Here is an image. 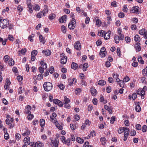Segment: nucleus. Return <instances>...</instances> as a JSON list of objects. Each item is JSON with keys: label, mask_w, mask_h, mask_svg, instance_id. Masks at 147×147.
<instances>
[{"label": "nucleus", "mask_w": 147, "mask_h": 147, "mask_svg": "<svg viewBox=\"0 0 147 147\" xmlns=\"http://www.w3.org/2000/svg\"><path fill=\"white\" fill-rule=\"evenodd\" d=\"M61 31L64 33H65L66 32V27L63 25L61 27Z\"/></svg>", "instance_id": "72a5a7b5"}, {"label": "nucleus", "mask_w": 147, "mask_h": 147, "mask_svg": "<svg viewBox=\"0 0 147 147\" xmlns=\"http://www.w3.org/2000/svg\"><path fill=\"white\" fill-rule=\"evenodd\" d=\"M111 31H108L104 35V38L105 40L109 39L110 37Z\"/></svg>", "instance_id": "4468645a"}, {"label": "nucleus", "mask_w": 147, "mask_h": 147, "mask_svg": "<svg viewBox=\"0 0 147 147\" xmlns=\"http://www.w3.org/2000/svg\"><path fill=\"white\" fill-rule=\"evenodd\" d=\"M59 140L57 138H55L54 140H51V144L52 147H58L59 143Z\"/></svg>", "instance_id": "39448f33"}, {"label": "nucleus", "mask_w": 147, "mask_h": 147, "mask_svg": "<svg viewBox=\"0 0 147 147\" xmlns=\"http://www.w3.org/2000/svg\"><path fill=\"white\" fill-rule=\"evenodd\" d=\"M128 9L127 7V6L126 5H125L124 6V7L123 8V11L125 12H127V11Z\"/></svg>", "instance_id": "338daca9"}, {"label": "nucleus", "mask_w": 147, "mask_h": 147, "mask_svg": "<svg viewBox=\"0 0 147 147\" xmlns=\"http://www.w3.org/2000/svg\"><path fill=\"white\" fill-rule=\"evenodd\" d=\"M43 78V76L42 74H39L37 76V79L39 80H40Z\"/></svg>", "instance_id": "4d7b16f0"}, {"label": "nucleus", "mask_w": 147, "mask_h": 147, "mask_svg": "<svg viewBox=\"0 0 147 147\" xmlns=\"http://www.w3.org/2000/svg\"><path fill=\"white\" fill-rule=\"evenodd\" d=\"M83 71H86L87 70V68L88 67V63H85L84 64H83Z\"/></svg>", "instance_id": "412c9836"}, {"label": "nucleus", "mask_w": 147, "mask_h": 147, "mask_svg": "<svg viewBox=\"0 0 147 147\" xmlns=\"http://www.w3.org/2000/svg\"><path fill=\"white\" fill-rule=\"evenodd\" d=\"M28 114V115L27 117L28 119L29 120H32L34 117L33 115L32 114H31V113Z\"/></svg>", "instance_id": "c9c22d12"}, {"label": "nucleus", "mask_w": 147, "mask_h": 147, "mask_svg": "<svg viewBox=\"0 0 147 147\" xmlns=\"http://www.w3.org/2000/svg\"><path fill=\"white\" fill-rule=\"evenodd\" d=\"M44 60L42 59L40 63L41 65L43 67H45V66L47 65L46 63H44Z\"/></svg>", "instance_id": "c03bdc74"}, {"label": "nucleus", "mask_w": 147, "mask_h": 147, "mask_svg": "<svg viewBox=\"0 0 147 147\" xmlns=\"http://www.w3.org/2000/svg\"><path fill=\"white\" fill-rule=\"evenodd\" d=\"M30 138L29 137L27 136L25 138L24 140V142L25 144L27 145H29L30 143Z\"/></svg>", "instance_id": "9d476101"}, {"label": "nucleus", "mask_w": 147, "mask_h": 147, "mask_svg": "<svg viewBox=\"0 0 147 147\" xmlns=\"http://www.w3.org/2000/svg\"><path fill=\"white\" fill-rule=\"evenodd\" d=\"M59 88L61 90H63L65 88V86L62 84H60L58 86Z\"/></svg>", "instance_id": "6e6d98bb"}, {"label": "nucleus", "mask_w": 147, "mask_h": 147, "mask_svg": "<svg viewBox=\"0 0 147 147\" xmlns=\"http://www.w3.org/2000/svg\"><path fill=\"white\" fill-rule=\"evenodd\" d=\"M101 21L99 19L97 20L96 22V24L98 26H99L101 25Z\"/></svg>", "instance_id": "a18cd8bd"}, {"label": "nucleus", "mask_w": 147, "mask_h": 147, "mask_svg": "<svg viewBox=\"0 0 147 147\" xmlns=\"http://www.w3.org/2000/svg\"><path fill=\"white\" fill-rule=\"evenodd\" d=\"M43 16V14H42V12L41 11L37 14L36 16L38 18H40L42 17Z\"/></svg>", "instance_id": "de8ad7c7"}, {"label": "nucleus", "mask_w": 147, "mask_h": 147, "mask_svg": "<svg viewBox=\"0 0 147 147\" xmlns=\"http://www.w3.org/2000/svg\"><path fill=\"white\" fill-rule=\"evenodd\" d=\"M53 102L54 103L60 107H62L63 106L62 102L57 99H54Z\"/></svg>", "instance_id": "1a4fd4ad"}, {"label": "nucleus", "mask_w": 147, "mask_h": 147, "mask_svg": "<svg viewBox=\"0 0 147 147\" xmlns=\"http://www.w3.org/2000/svg\"><path fill=\"white\" fill-rule=\"evenodd\" d=\"M123 131L124 134H126L128 135L129 134V128H127L126 127H123Z\"/></svg>", "instance_id": "6ab92c4d"}, {"label": "nucleus", "mask_w": 147, "mask_h": 147, "mask_svg": "<svg viewBox=\"0 0 147 147\" xmlns=\"http://www.w3.org/2000/svg\"><path fill=\"white\" fill-rule=\"evenodd\" d=\"M55 15L54 13H52L51 15L49 16V18L50 20H52L55 17Z\"/></svg>", "instance_id": "37998d69"}, {"label": "nucleus", "mask_w": 147, "mask_h": 147, "mask_svg": "<svg viewBox=\"0 0 147 147\" xmlns=\"http://www.w3.org/2000/svg\"><path fill=\"white\" fill-rule=\"evenodd\" d=\"M138 60L139 62L141 64H143L144 63V61L142 60V58L141 56L138 58Z\"/></svg>", "instance_id": "ea45409f"}, {"label": "nucleus", "mask_w": 147, "mask_h": 147, "mask_svg": "<svg viewBox=\"0 0 147 147\" xmlns=\"http://www.w3.org/2000/svg\"><path fill=\"white\" fill-rule=\"evenodd\" d=\"M41 12H42L43 15L45 16L47 13H48V8H46L44 10L42 11Z\"/></svg>", "instance_id": "cd10ccee"}, {"label": "nucleus", "mask_w": 147, "mask_h": 147, "mask_svg": "<svg viewBox=\"0 0 147 147\" xmlns=\"http://www.w3.org/2000/svg\"><path fill=\"white\" fill-rule=\"evenodd\" d=\"M118 16L120 18H123L124 16V14L123 13L121 12L119 13Z\"/></svg>", "instance_id": "680f3d73"}, {"label": "nucleus", "mask_w": 147, "mask_h": 147, "mask_svg": "<svg viewBox=\"0 0 147 147\" xmlns=\"http://www.w3.org/2000/svg\"><path fill=\"white\" fill-rule=\"evenodd\" d=\"M134 38L135 41L136 42H139L140 40V39L139 36L137 34H136Z\"/></svg>", "instance_id": "bb28decb"}, {"label": "nucleus", "mask_w": 147, "mask_h": 147, "mask_svg": "<svg viewBox=\"0 0 147 147\" xmlns=\"http://www.w3.org/2000/svg\"><path fill=\"white\" fill-rule=\"evenodd\" d=\"M56 126L59 130H62L63 129V127L58 123L55 125Z\"/></svg>", "instance_id": "5fc2aeb1"}, {"label": "nucleus", "mask_w": 147, "mask_h": 147, "mask_svg": "<svg viewBox=\"0 0 147 147\" xmlns=\"http://www.w3.org/2000/svg\"><path fill=\"white\" fill-rule=\"evenodd\" d=\"M78 67V64L76 63L73 62L71 65V68L74 69L76 70Z\"/></svg>", "instance_id": "dca6fc26"}, {"label": "nucleus", "mask_w": 147, "mask_h": 147, "mask_svg": "<svg viewBox=\"0 0 147 147\" xmlns=\"http://www.w3.org/2000/svg\"><path fill=\"white\" fill-rule=\"evenodd\" d=\"M60 57H61V63L62 64L66 63L67 60V57L65 56V54L62 53L60 54Z\"/></svg>", "instance_id": "20e7f679"}, {"label": "nucleus", "mask_w": 147, "mask_h": 147, "mask_svg": "<svg viewBox=\"0 0 147 147\" xmlns=\"http://www.w3.org/2000/svg\"><path fill=\"white\" fill-rule=\"evenodd\" d=\"M23 77L21 76H19L17 77V79L19 82L23 80Z\"/></svg>", "instance_id": "052dcab7"}, {"label": "nucleus", "mask_w": 147, "mask_h": 147, "mask_svg": "<svg viewBox=\"0 0 147 147\" xmlns=\"http://www.w3.org/2000/svg\"><path fill=\"white\" fill-rule=\"evenodd\" d=\"M106 140V139L104 137H102L100 139V141L102 144L105 143Z\"/></svg>", "instance_id": "864d4df0"}, {"label": "nucleus", "mask_w": 147, "mask_h": 147, "mask_svg": "<svg viewBox=\"0 0 147 147\" xmlns=\"http://www.w3.org/2000/svg\"><path fill=\"white\" fill-rule=\"evenodd\" d=\"M9 57L7 55H6L4 57V60L5 62H7L9 59Z\"/></svg>", "instance_id": "774afa93"}, {"label": "nucleus", "mask_w": 147, "mask_h": 147, "mask_svg": "<svg viewBox=\"0 0 147 147\" xmlns=\"http://www.w3.org/2000/svg\"><path fill=\"white\" fill-rule=\"evenodd\" d=\"M43 86L45 90L46 91L51 90L53 87L52 84L50 82H45Z\"/></svg>", "instance_id": "f257e3e1"}, {"label": "nucleus", "mask_w": 147, "mask_h": 147, "mask_svg": "<svg viewBox=\"0 0 147 147\" xmlns=\"http://www.w3.org/2000/svg\"><path fill=\"white\" fill-rule=\"evenodd\" d=\"M142 130L143 132H146L147 131V126L146 125H144L142 127Z\"/></svg>", "instance_id": "4c0bfd02"}, {"label": "nucleus", "mask_w": 147, "mask_h": 147, "mask_svg": "<svg viewBox=\"0 0 147 147\" xmlns=\"http://www.w3.org/2000/svg\"><path fill=\"white\" fill-rule=\"evenodd\" d=\"M123 131V127H120L118 130V133L119 134H121Z\"/></svg>", "instance_id": "13d9d810"}, {"label": "nucleus", "mask_w": 147, "mask_h": 147, "mask_svg": "<svg viewBox=\"0 0 147 147\" xmlns=\"http://www.w3.org/2000/svg\"><path fill=\"white\" fill-rule=\"evenodd\" d=\"M74 48L75 49L78 51H79L81 50V45L80 42L79 41H78L75 42Z\"/></svg>", "instance_id": "423d86ee"}, {"label": "nucleus", "mask_w": 147, "mask_h": 147, "mask_svg": "<svg viewBox=\"0 0 147 147\" xmlns=\"http://www.w3.org/2000/svg\"><path fill=\"white\" fill-rule=\"evenodd\" d=\"M146 32L145 29H143L140 30L139 31V32L141 35H142L144 34Z\"/></svg>", "instance_id": "5701e85b"}, {"label": "nucleus", "mask_w": 147, "mask_h": 147, "mask_svg": "<svg viewBox=\"0 0 147 147\" xmlns=\"http://www.w3.org/2000/svg\"><path fill=\"white\" fill-rule=\"evenodd\" d=\"M7 40V39H5L3 40V39L2 38L0 37V41L2 42V44L3 45H6Z\"/></svg>", "instance_id": "2f4dec72"}, {"label": "nucleus", "mask_w": 147, "mask_h": 147, "mask_svg": "<svg viewBox=\"0 0 147 147\" xmlns=\"http://www.w3.org/2000/svg\"><path fill=\"white\" fill-rule=\"evenodd\" d=\"M140 44L139 43H136L135 45V48L136 49V51H140L141 48L140 46Z\"/></svg>", "instance_id": "9b49d317"}, {"label": "nucleus", "mask_w": 147, "mask_h": 147, "mask_svg": "<svg viewBox=\"0 0 147 147\" xmlns=\"http://www.w3.org/2000/svg\"><path fill=\"white\" fill-rule=\"evenodd\" d=\"M120 83L119 84V86L120 87H121L122 88L124 87V81H123L122 80H121L120 82Z\"/></svg>", "instance_id": "49530a36"}, {"label": "nucleus", "mask_w": 147, "mask_h": 147, "mask_svg": "<svg viewBox=\"0 0 147 147\" xmlns=\"http://www.w3.org/2000/svg\"><path fill=\"white\" fill-rule=\"evenodd\" d=\"M23 8L22 6H21L20 5H19L17 7V10L18 11L21 12L23 10Z\"/></svg>", "instance_id": "8fccbe9b"}, {"label": "nucleus", "mask_w": 147, "mask_h": 147, "mask_svg": "<svg viewBox=\"0 0 147 147\" xmlns=\"http://www.w3.org/2000/svg\"><path fill=\"white\" fill-rule=\"evenodd\" d=\"M139 8L138 6H135L132 7L130 9V12L133 13L138 14V13Z\"/></svg>", "instance_id": "0eeeda50"}, {"label": "nucleus", "mask_w": 147, "mask_h": 147, "mask_svg": "<svg viewBox=\"0 0 147 147\" xmlns=\"http://www.w3.org/2000/svg\"><path fill=\"white\" fill-rule=\"evenodd\" d=\"M136 111L137 112H139L141 111V108L139 105H137L136 106L135 108Z\"/></svg>", "instance_id": "a19ab883"}, {"label": "nucleus", "mask_w": 147, "mask_h": 147, "mask_svg": "<svg viewBox=\"0 0 147 147\" xmlns=\"http://www.w3.org/2000/svg\"><path fill=\"white\" fill-rule=\"evenodd\" d=\"M90 92L92 95L93 96H96L97 93V92L96 90L93 88H91L90 89Z\"/></svg>", "instance_id": "f8f14e48"}, {"label": "nucleus", "mask_w": 147, "mask_h": 147, "mask_svg": "<svg viewBox=\"0 0 147 147\" xmlns=\"http://www.w3.org/2000/svg\"><path fill=\"white\" fill-rule=\"evenodd\" d=\"M21 136L19 133H17L15 135V138L17 140H19L21 138Z\"/></svg>", "instance_id": "79ce46f5"}, {"label": "nucleus", "mask_w": 147, "mask_h": 147, "mask_svg": "<svg viewBox=\"0 0 147 147\" xmlns=\"http://www.w3.org/2000/svg\"><path fill=\"white\" fill-rule=\"evenodd\" d=\"M76 141L79 143H82L84 142V140L79 137H77L76 138Z\"/></svg>", "instance_id": "393cba45"}, {"label": "nucleus", "mask_w": 147, "mask_h": 147, "mask_svg": "<svg viewBox=\"0 0 147 147\" xmlns=\"http://www.w3.org/2000/svg\"><path fill=\"white\" fill-rule=\"evenodd\" d=\"M14 64V61L12 59H10L8 61V64L10 66H12Z\"/></svg>", "instance_id": "c756f323"}, {"label": "nucleus", "mask_w": 147, "mask_h": 147, "mask_svg": "<svg viewBox=\"0 0 147 147\" xmlns=\"http://www.w3.org/2000/svg\"><path fill=\"white\" fill-rule=\"evenodd\" d=\"M30 131L28 129L26 130L25 132L22 134V135L23 136H26L30 134Z\"/></svg>", "instance_id": "a878e982"}, {"label": "nucleus", "mask_w": 147, "mask_h": 147, "mask_svg": "<svg viewBox=\"0 0 147 147\" xmlns=\"http://www.w3.org/2000/svg\"><path fill=\"white\" fill-rule=\"evenodd\" d=\"M136 134V131L134 129L131 130L130 133V135L131 136H134Z\"/></svg>", "instance_id": "e433bc0d"}, {"label": "nucleus", "mask_w": 147, "mask_h": 147, "mask_svg": "<svg viewBox=\"0 0 147 147\" xmlns=\"http://www.w3.org/2000/svg\"><path fill=\"white\" fill-rule=\"evenodd\" d=\"M64 103L65 104H67L69 102L70 100L69 98H67L66 96H65L64 97Z\"/></svg>", "instance_id": "7c9ffc66"}, {"label": "nucleus", "mask_w": 147, "mask_h": 147, "mask_svg": "<svg viewBox=\"0 0 147 147\" xmlns=\"http://www.w3.org/2000/svg\"><path fill=\"white\" fill-rule=\"evenodd\" d=\"M8 38L9 40L11 41H13L14 40V38L13 36L9 35L8 36Z\"/></svg>", "instance_id": "09e8293b"}, {"label": "nucleus", "mask_w": 147, "mask_h": 147, "mask_svg": "<svg viewBox=\"0 0 147 147\" xmlns=\"http://www.w3.org/2000/svg\"><path fill=\"white\" fill-rule=\"evenodd\" d=\"M114 40L115 42L116 43H118L119 41V36L117 35H116L114 37Z\"/></svg>", "instance_id": "b1692460"}, {"label": "nucleus", "mask_w": 147, "mask_h": 147, "mask_svg": "<svg viewBox=\"0 0 147 147\" xmlns=\"http://www.w3.org/2000/svg\"><path fill=\"white\" fill-rule=\"evenodd\" d=\"M32 109L31 107L29 105H28L25 107V110L24 111V113L26 114H29L31 113L30 111Z\"/></svg>", "instance_id": "6e6552de"}, {"label": "nucleus", "mask_w": 147, "mask_h": 147, "mask_svg": "<svg viewBox=\"0 0 147 147\" xmlns=\"http://www.w3.org/2000/svg\"><path fill=\"white\" fill-rule=\"evenodd\" d=\"M61 139L63 143L65 144L66 143V140H65V138L64 136H62L61 138Z\"/></svg>", "instance_id": "e2e57ef3"}, {"label": "nucleus", "mask_w": 147, "mask_h": 147, "mask_svg": "<svg viewBox=\"0 0 147 147\" xmlns=\"http://www.w3.org/2000/svg\"><path fill=\"white\" fill-rule=\"evenodd\" d=\"M33 9L35 10H39L40 9V7L37 5H36L34 7Z\"/></svg>", "instance_id": "0e129e2a"}, {"label": "nucleus", "mask_w": 147, "mask_h": 147, "mask_svg": "<svg viewBox=\"0 0 147 147\" xmlns=\"http://www.w3.org/2000/svg\"><path fill=\"white\" fill-rule=\"evenodd\" d=\"M9 22L6 19H3L2 21L0 24V27L2 29H4L9 26Z\"/></svg>", "instance_id": "f03ea898"}, {"label": "nucleus", "mask_w": 147, "mask_h": 147, "mask_svg": "<svg viewBox=\"0 0 147 147\" xmlns=\"http://www.w3.org/2000/svg\"><path fill=\"white\" fill-rule=\"evenodd\" d=\"M67 17L66 15H64L62 16L59 19V22L60 23H62L64 22V21H66Z\"/></svg>", "instance_id": "2eb2a0df"}, {"label": "nucleus", "mask_w": 147, "mask_h": 147, "mask_svg": "<svg viewBox=\"0 0 147 147\" xmlns=\"http://www.w3.org/2000/svg\"><path fill=\"white\" fill-rule=\"evenodd\" d=\"M142 72V74L144 76H147V65L146 67L143 70Z\"/></svg>", "instance_id": "f704fd0d"}, {"label": "nucleus", "mask_w": 147, "mask_h": 147, "mask_svg": "<svg viewBox=\"0 0 147 147\" xmlns=\"http://www.w3.org/2000/svg\"><path fill=\"white\" fill-rule=\"evenodd\" d=\"M115 120V117H112L111 118L110 122V123L111 124H113V123L114 121Z\"/></svg>", "instance_id": "bf43d9fd"}, {"label": "nucleus", "mask_w": 147, "mask_h": 147, "mask_svg": "<svg viewBox=\"0 0 147 147\" xmlns=\"http://www.w3.org/2000/svg\"><path fill=\"white\" fill-rule=\"evenodd\" d=\"M104 108L108 111L110 114H112V111L111 110L110 108L107 105H105L104 106Z\"/></svg>", "instance_id": "4be33fe9"}, {"label": "nucleus", "mask_w": 147, "mask_h": 147, "mask_svg": "<svg viewBox=\"0 0 147 147\" xmlns=\"http://www.w3.org/2000/svg\"><path fill=\"white\" fill-rule=\"evenodd\" d=\"M40 126L42 127L45 124V121L43 119H41L40 120Z\"/></svg>", "instance_id": "473e14b6"}, {"label": "nucleus", "mask_w": 147, "mask_h": 147, "mask_svg": "<svg viewBox=\"0 0 147 147\" xmlns=\"http://www.w3.org/2000/svg\"><path fill=\"white\" fill-rule=\"evenodd\" d=\"M42 53H45V55L46 56H48L51 54V51L50 50L47 49L46 51L43 50Z\"/></svg>", "instance_id": "ddd939ff"}, {"label": "nucleus", "mask_w": 147, "mask_h": 147, "mask_svg": "<svg viewBox=\"0 0 147 147\" xmlns=\"http://www.w3.org/2000/svg\"><path fill=\"white\" fill-rule=\"evenodd\" d=\"M47 65L45 66V67H40L38 68L39 71L41 74H42L44 71V69H45L47 68Z\"/></svg>", "instance_id": "aec40b11"}, {"label": "nucleus", "mask_w": 147, "mask_h": 147, "mask_svg": "<svg viewBox=\"0 0 147 147\" xmlns=\"http://www.w3.org/2000/svg\"><path fill=\"white\" fill-rule=\"evenodd\" d=\"M106 84V82L104 80H100L98 81V84L100 85H104Z\"/></svg>", "instance_id": "c85d7f7f"}, {"label": "nucleus", "mask_w": 147, "mask_h": 147, "mask_svg": "<svg viewBox=\"0 0 147 147\" xmlns=\"http://www.w3.org/2000/svg\"><path fill=\"white\" fill-rule=\"evenodd\" d=\"M76 20L74 18H72L71 20L69 22L68 26L69 28L70 29L73 30L75 28V25L76 24Z\"/></svg>", "instance_id": "7ed1b4c3"}, {"label": "nucleus", "mask_w": 147, "mask_h": 147, "mask_svg": "<svg viewBox=\"0 0 147 147\" xmlns=\"http://www.w3.org/2000/svg\"><path fill=\"white\" fill-rule=\"evenodd\" d=\"M117 53L118 56L119 57H120L121 52L120 51V48L118 47L117 48Z\"/></svg>", "instance_id": "58836bf2"}, {"label": "nucleus", "mask_w": 147, "mask_h": 147, "mask_svg": "<svg viewBox=\"0 0 147 147\" xmlns=\"http://www.w3.org/2000/svg\"><path fill=\"white\" fill-rule=\"evenodd\" d=\"M27 6L28 8L29 9L28 11L30 12V13H32L33 12V10L32 9V6L30 3H27Z\"/></svg>", "instance_id": "f3484780"}, {"label": "nucleus", "mask_w": 147, "mask_h": 147, "mask_svg": "<svg viewBox=\"0 0 147 147\" xmlns=\"http://www.w3.org/2000/svg\"><path fill=\"white\" fill-rule=\"evenodd\" d=\"M135 127L136 129L138 130H140L142 128L140 124H137L136 125Z\"/></svg>", "instance_id": "3c124183"}, {"label": "nucleus", "mask_w": 147, "mask_h": 147, "mask_svg": "<svg viewBox=\"0 0 147 147\" xmlns=\"http://www.w3.org/2000/svg\"><path fill=\"white\" fill-rule=\"evenodd\" d=\"M39 39L40 42H42L43 44L45 43V38H43L42 35L39 36Z\"/></svg>", "instance_id": "a211bd4d"}, {"label": "nucleus", "mask_w": 147, "mask_h": 147, "mask_svg": "<svg viewBox=\"0 0 147 147\" xmlns=\"http://www.w3.org/2000/svg\"><path fill=\"white\" fill-rule=\"evenodd\" d=\"M37 53V51L36 50L32 51L31 53V55L36 56Z\"/></svg>", "instance_id": "603ef678"}, {"label": "nucleus", "mask_w": 147, "mask_h": 147, "mask_svg": "<svg viewBox=\"0 0 147 147\" xmlns=\"http://www.w3.org/2000/svg\"><path fill=\"white\" fill-rule=\"evenodd\" d=\"M4 137L5 139L6 140L9 139V135L6 132V133H5Z\"/></svg>", "instance_id": "69168bd1"}]
</instances>
